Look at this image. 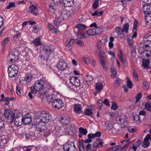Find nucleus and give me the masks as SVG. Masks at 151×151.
I'll list each match as a JSON object with an SVG mask.
<instances>
[{
    "instance_id": "412c9836",
    "label": "nucleus",
    "mask_w": 151,
    "mask_h": 151,
    "mask_svg": "<svg viewBox=\"0 0 151 151\" xmlns=\"http://www.w3.org/2000/svg\"><path fill=\"white\" fill-rule=\"evenodd\" d=\"M63 4L65 6L69 7L74 4L73 0H63Z\"/></svg>"
},
{
    "instance_id": "8fccbe9b",
    "label": "nucleus",
    "mask_w": 151,
    "mask_h": 151,
    "mask_svg": "<svg viewBox=\"0 0 151 151\" xmlns=\"http://www.w3.org/2000/svg\"><path fill=\"white\" fill-rule=\"evenodd\" d=\"M133 76L135 77V80L136 81H139L138 79V75H137V71L135 70H133Z\"/></svg>"
},
{
    "instance_id": "79ce46f5",
    "label": "nucleus",
    "mask_w": 151,
    "mask_h": 151,
    "mask_svg": "<svg viewBox=\"0 0 151 151\" xmlns=\"http://www.w3.org/2000/svg\"><path fill=\"white\" fill-rule=\"evenodd\" d=\"M90 27H95L96 28V30H100L101 31H102V29L101 28H98L97 25L95 23H94L91 24L90 26Z\"/></svg>"
},
{
    "instance_id": "c9c22d12",
    "label": "nucleus",
    "mask_w": 151,
    "mask_h": 151,
    "mask_svg": "<svg viewBox=\"0 0 151 151\" xmlns=\"http://www.w3.org/2000/svg\"><path fill=\"white\" fill-rule=\"evenodd\" d=\"M129 24L128 23L125 24L122 29L123 32L127 33L129 30Z\"/></svg>"
},
{
    "instance_id": "20e7f679",
    "label": "nucleus",
    "mask_w": 151,
    "mask_h": 151,
    "mask_svg": "<svg viewBox=\"0 0 151 151\" xmlns=\"http://www.w3.org/2000/svg\"><path fill=\"white\" fill-rule=\"evenodd\" d=\"M51 102H52V106L58 109L61 108L64 105L63 101L59 99H53Z\"/></svg>"
},
{
    "instance_id": "680f3d73",
    "label": "nucleus",
    "mask_w": 151,
    "mask_h": 151,
    "mask_svg": "<svg viewBox=\"0 0 151 151\" xmlns=\"http://www.w3.org/2000/svg\"><path fill=\"white\" fill-rule=\"evenodd\" d=\"M16 93L17 94L18 96H20L21 95V93H20V87L18 86H17L16 87Z\"/></svg>"
},
{
    "instance_id": "69168bd1",
    "label": "nucleus",
    "mask_w": 151,
    "mask_h": 151,
    "mask_svg": "<svg viewBox=\"0 0 151 151\" xmlns=\"http://www.w3.org/2000/svg\"><path fill=\"white\" fill-rule=\"evenodd\" d=\"M113 151H122L121 145L116 146L115 150Z\"/></svg>"
},
{
    "instance_id": "774afa93",
    "label": "nucleus",
    "mask_w": 151,
    "mask_h": 151,
    "mask_svg": "<svg viewBox=\"0 0 151 151\" xmlns=\"http://www.w3.org/2000/svg\"><path fill=\"white\" fill-rule=\"evenodd\" d=\"M20 37V34L18 33L17 35H14V39L15 40H17Z\"/></svg>"
},
{
    "instance_id": "a878e982",
    "label": "nucleus",
    "mask_w": 151,
    "mask_h": 151,
    "mask_svg": "<svg viewBox=\"0 0 151 151\" xmlns=\"http://www.w3.org/2000/svg\"><path fill=\"white\" fill-rule=\"evenodd\" d=\"M77 37L80 39H83L84 38H86L87 37V35L85 33L82 34L80 31H77L76 32H75Z\"/></svg>"
},
{
    "instance_id": "72a5a7b5",
    "label": "nucleus",
    "mask_w": 151,
    "mask_h": 151,
    "mask_svg": "<svg viewBox=\"0 0 151 151\" xmlns=\"http://www.w3.org/2000/svg\"><path fill=\"white\" fill-rule=\"evenodd\" d=\"M61 19L60 17L56 16L55 17V20L54 22V24L55 26H57L61 23Z\"/></svg>"
},
{
    "instance_id": "6e6552de",
    "label": "nucleus",
    "mask_w": 151,
    "mask_h": 151,
    "mask_svg": "<svg viewBox=\"0 0 151 151\" xmlns=\"http://www.w3.org/2000/svg\"><path fill=\"white\" fill-rule=\"evenodd\" d=\"M69 79L72 85L77 87L79 86L80 85V80L78 77L72 76Z\"/></svg>"
},
{
    "instance_id": "5fc2aeb1",
    "label": "nucleus",
    "mask_w": 151,
    "mask_h": 151,
    "mask_svg": "<svg viewBox=\"0 0 151 151\" xmlns=\"http://www.w3.org/2000/svg\"><path fill=\"white\" fill-rule=\"evenodd\" d=\"M149 84L147 82L145 81L143 83V88L144 90H147L149 88Z\"/></svg>"
},
{
    "instance_id": "e2e57ef3",
    "label": "nucleus",
    "mask_w": 151,
    "mask_h": 151,
    "mask_svg": "<svg viewBox=\"0 0 151 151\" xmlns=\"http://www.w3.org/2000/svg\"><path fill=\"white\" fill-rule=\"evenodd\" d=\"M150 135L149 134H147L144 138V141L145 142H148V141L150 138Z\"/></svg>"
},
{
    "instance_id": "58836bf2",
    "label": "nucleus",
    "mask_w": 151,
    "mask_h": 151,
    "mask_svg": "<svg viewBox=\"0 0 151 151\" xmlns=\"http://www.w3.org/2000/svg\"><path fill=\"white\" fill-rule=\"evenodd\" d=\"M9 41V38L8 37L4 39L1 43L3 47H5L6 45L8 44Z\"/></svg>"
},
{
    "instance_id": "37998d69",
    "label": "nucleus",
    "mask_w": 151,
    "mask_h": 151,
    "mask_svg": "<svg viewBox=\"0 0 151 151\" xmlns=\"http://www.w3.org/2000/svg\"><path fill=\"white\" fill-rule=\"evenodd\" d=\"M145 19L147 22L148 23H151V12L150 14H146Z\"/></svg>"
},
{
    "instance_id": "4c0bfd02",
    "label": "nucleus",
    "mask_w": 151,
    "mask_h": 151,
    "mask_svg": "<svg viewBox=\"0 0 151 151\" xmlns=\"http://www.w3.org/2000/svg\"><path fill=\"white\" fill-rule=\"evenodd\" d=\"M111 76L114 78L115 77L116 74V71L114 67H111Z\"/></svg>"
},
{
    "instance_id": "4be33fe9",
    "label": "nucleus",
    "mask_w": 151,
    "mask_h": 151,
    "mask_svg": "<svg viewBox=\"0 0 151 151\" xmlns=\"http://www.w3.org/2000/svg\"><path fill=\"white\" fill-rule=\"evenodd\" d=\"M137 21H134V27L133 29V34L132 37V38H135L137 35Z\"/></svg>"
},
{
    "instance_id": "dca6fc26",
    "label": "nucleus",
    "mask_w": 151,
    "mask_h": 151,
    "mask_svg": "<svg viewBox=\"0 0 151 151\" xmlns=\"http://www.w3.org/2000/svg\"><path fill=\"white\" fill-rule=\"evenodd\" d=\"M144 13L147 14L151 13V6L148 4H144L143 6Z\"/></svg>"
},
{
    "instance_id": "49530a36",
    "label": "nucleus",
    "mask_w": 151,
    "mask_h": 151,
    "mask_svg": "<svg viewBox=\"0 0 151 151\" xmlns=\"http://www.w3.org/2000/svg\"><path fill=\"white\" fill-rule=\"evenodd\" d=\"M115 32L117 33L118 35L123 32V31L121 28L118 27H116L115 28Z\"/></svg>"
},
{
    "instance_id": "4468645a",
    "label": "nucleus",
    "mask_w": 151,
    "mask_h": 151,
    "mask_svg": "<svg viewBox=\"0 0 151 151\" xmlns=\"http://www.w3.org/2000/svg\"><path fill=\"white\" fill-rule=\"evenodd\" d=\"M82 108L81 105L77 104L74 105L73 110L75 113L79 114L82 113Z\"/></svg>"
},
{
    "instance_id": "9d476101",
    "label": "nucleus",
    "mask_w": 151,
    "mask_h": 151,
    "mask_svg": "<svg viewBox=\"0 0 151 151\" xmlns=\"http://www.w3.org/2000/svg\"><path fill=\"white\" fill-rule=\"evenodd\" d=\"M4 115L5 117L7 119H13L15 115L14 113L12 112L9 109H6L4 111Z\"/></svg>"
},
{
    "instance_id": "052dcab7",
    "label": "nucleus",
    "mask_w": 151,
    "mask_h": 151,
    "mask_svg": "<svg viewBox=\"0 0 151 151\" xmlns=\"http://www.w3.org/2000/svg\"><path fill=\"white\" fill-rule=\"evenodd\" d=\"M99 61L101 64H103L105 62L104 60V57L103 55L99 56Z\"/></svg>"
},
{
    "instance_id": "aec40b11",
    "label": "nucleus",
    "mask_w": 151,
    "mask_h": 151,
    "mask_svg": "<svg viewBox=\"0 0 151 151\" xmlns=\"http://www.w3.org/2000/svg\"><path fill=\"white\" fill-rule=\"evenodd\" d=\"M53 51V48L52 49L51 47L49 46H45L43 49V52L48 56H49Z\"/></svg>"
},
{
    "instance_id": "6e6d98bb",
    "label": "nucleus",
    "mask_w": 151,
    "mask_h": 151,
    "mask_svg": "<svg viewBox=\"0 0 151 151\" xmlns=\"http://www.w3.org/2000/svg\"><path fill=\"white\" fill-rule=\"evenodd\" d=\"M142 96V94L140 93L138 94L136 96V103L138 102L139 101L140 99L141 98Z\"/></svg>"
},
{
    "instance_id": "c03bdc74",
    "label": "nucleus",
    "mask_w": 151,
    "mask_h": 151,
    "mask_svg": "<svg viewBox=\"0 0 151 151\" xmlns=\"http://www.w3.org/2000/svg\"><path fill=\"white\" fill-rule=\"evenodd\" d=\"M33 43L38 46L41 45L40 38L39 37L37 38L33 41Z\"/></svg>"
},
{
    "instance_id": "f704fd0d",
    "label": "nucleus",
    "mask_w": 151,
    "mask_h": 151,
    "mask_svg": "<svg viewBox=\"0 0 151 151\" xmlns=\"http://www.w3.org/2000/svg\"><path fill=\"white\" fill-rule=\"evenodd\" d=\"M79 133H81L84 135H86L87 133V130L86 129H84L83 127L80 128L79 129Z\"/></svg>"
},
{
    "instance_id": "ea45409f",
    "label": "nucleus",
    "mask_w": 151,
    "mask_h": 151,
    "mask_svg": "<svg viewBox=\"0 0 151 151\" xmlns=\"http://www.w3.org/2000/svg\"><path fill=\"white\" fill-rule=\"evenodd\" d=\"M103 11H101L100 12H98L97 11H96L94 13H93L91 14L92 16H101L103 13Z\"/></svg>"
},
{
    "instance_id": "c756f323",
    "label": "nucleus",
    "mask_w": 151,
    "mask_h": 151,
    "mask_svg": "<svg viewBox=\"0 0 151 151\" xmlns=\"http://www.w3.org/2000/svg\"><path fill=\"white\" fill-rule=\"evenodd\" d=\"M141 142V141L139 139L132 145V148L133 149L134 151H136L137 147L140 145Z\"/></svg>"
},
{
    "instance_id": "a18cd8bd",
    "label": "nucleus",
    "mask_w": 151,
    "mask_h": 151,
    "mask_svg": "<svg viewBox=\"0 0 151 151\" xmlns=\"http://www.w3.org/2000/svg\"><path fill=\"white\" fill-rule=\"evenodd\" d=\"M83 142L82 141H80L79 143V151H84L85 148L83 145Z\"/></svg>"
},
{
    "instance_id": "ddd939ff",
    "label": "nucleus",
    "mask_w": 151,
    "mask_h": 151,
    "mask_svg": "<svg viewBox=\"0 0 151 151\" xmlns=\"http://www.w3.org/2000/svg\"><path fill=\"white\" fill-rule=\"evenodd\" d=\"M63 149L64 151H76L77 150V149L74 144L73 146L69 144L65 145L63 146Z\"/></svg>"
},
{
    "instance_id": "7c9ffc66",
    "label": "nucleus",
    "mask_w": 151,
    "mask_h": 151,
    "mask_svg": "<svg viewBox=\"0 0 151 151\" xmlns=\"http://www.w3.org/2000/svg\"><path fill=\"white\" fill-rule=\"evenodd\" d=\"M32 76L31 75L27 74L25 76L24 81L27 83H29L32 80Z\"/></svg>"
},
{
    "instance_id": "09e8293b",
    "label": "nucleus",
    "mask_w": 151,
    "mask_h": 151,
    "mask_svg": "<svg viewBox=\"0 0 151 151\" xmlns=\"http://www.w3.org/2000/svg\"><path fill=\"white\" fill-rule=\"evenodd\" d=\"M142 146L145 148L147 147L150 145V142H148L144 141L142 144Z\"/></svg>"
},
{
    "instance_id": "a211bd4d",
    "label": "nucleus",
    "mask_w": 151,
    "mask_h": 151,
    "mask_svg": "<svg viewBox=\"0 0 151 151\" xmlns=\"http://www.w3.org/2000/svg\"><path fill=\"white\" fill-rule=\"evenodd\" d=\"M29 11L35 15H37L39 14L38 9L34 5L30 6Z\"/></svg>"
},
{
    "instance_id": "bf43d9fd",
    "label": "nucleus",
    "mask_w": 151,
    "mask_h": 151,
    "mask_svg": "<svg viewBox=\"0 0 151 151\" xmlns=\"http://www.w3.org/2000/svg\"><path fill=\"white\" fill-rule=\"evenodd\" d=\"M133 83L132 81L129 79H128L127 81V86L129 88H132L133 85Z\"/></svg>"
},
{
    "instance_id": "f3484780",
    "label": "nucleus",
    "mask_w": 151,
    "mask_h": 151,
    "mask_svg": "<svg viewBox=\"0 0 151 151\" xmlns=\"http://www.w3.org/2000/svg\"><path fill=\"white\" fill-rule=\"evenodd\" d=\"M31 117L29 115H25L23 117L22 123L24 124H29L31 122Z\"/></svg>"
},
{
    "instance_id": "9b49d317",
    "label": "nucleus",
    "mask_w": 151,
    "mask_h": 151,
    "mask_svg": "<svg viewBox=\"0 0 151 151\" xmlns=\"http://www.w3.org/2000/svg\"><path fill=\"white\" fill-rule=\"evenodd\" d=\"M74 42L75 40L73 39H70L68 42V41H65V45L66 50H70L73 47V45Z\"/></svg>"
},
{
    "instance_id": "f8f14e48",
    "label": "nucleus",
    "mask_w": 151,
    "mask_h": 151,
    "mask_svg": "<svg viewBox=\"0 0 151 151\" xmlns=\"http://www.w3.org/2000/svg\"><path fill=\"white\" fill-rule=\"evenodd\" d=\"M144 49L146 51H148L150 53L151 51V41L147 40L144 43Z\"/></svg>"
},
{
    "instance_id": "5701e85b",
    "label": "nucleus",
    "mask_w": 151,
    "mask_h": 151,
    "mask_svg": "<svg viewBox=\"0 0 151 151\" xmlns=\"http://www.w3.org/2000/svg\"><path fill=\"white\" fill-rule=\"evenodd\" d=\"M103 84L100 83H97L96 84L95 89L96 91L98 93L99 91L103 89Z\"/></svg>"
},
{
    "instance_id": "2f4dec72",
    "label": "nucleus",
    "mask_w": 151,
    "mask_h": 151,
    "mask_svg": "<svg viewBox=\"0 0 151 151\" xmlns=\"http://www.w3.org/2000/svg\"><path fill=\"white\" fill-rule=\"evenodd\" d=\"M83 114L85 115L92 116L93 114V112L91 109H86L85 110Z\"/></svg>"
},
{
    "instance_id": "cd10ccee",
    "label": "nucleus",
    "mask_w": 151,
    "mask_h": 151,
    "mask_svg": "<svg viewBox=\"0 0 151 151\" xmlns=\"http://www.w3.org/2000/svg\"><path fill=\"white\" fill-rule=\"evenodd\" d=\"M9 58L10 59L9 61L14 63L15 61L18 60V56L16 57L14 55L9 53Z\"/></svg>"
},
{
    "instance_id": "4d7b16f0",
    "label": "nucleus",
    "mask_w": 151,
    "mask_h": 151,
    "mask_svg": "<svg viewBox=\"0 0 151 151\" xmlns=\"http://www.w3.org/2000/svg\"><path fill=\"white\" fill-rule=\"evenodd\" d=\"M15 6V4L13 2H10L9 3L8 5L6 7V9H9L11 7H13Z\"/></svg>"
},
{
    "instance_id": "0e129e2a",
    "label": "nucleus",
    "mask_w": 151,
    "mask_h": 151,
    "mask_svg": "<svg viewBox=\"0 0 151 151\" xmlns=\"http://www.w3.org/2000/svg\"><path fill=\"white\" fill-rule=\"evenodd\" d=\"M103 102L101 100H99L98 101L97 104L100 109H101V108Z\"/></svg>"
},
{
    "instance_id": "1a4fd4ad",
    "label": "nucleus",
    "mask_w": 151,
    "mask_h": 151,
    "mask_svg": "<svg viewBox=\"0 0 151 151\" xmlns=\"http://www.w3.org/2000/svg\"><path fill=\"white\" fill-rule=\"evenodd\" d=\"M70 16V13L69 11L64 10L61 12L59 17L61 20H67Z\"/></svg>"
},
{
    "instance_id": "338daca9",
    "label": "nucleus",
    "mask_w": 151,
    "mask_h": 151,
    "mask_svg": "<svg viewBox=\"0 0 151 151\" xmlns=\"http://www.w3.org/2000/svg\"><path fill=\"white\" fill-rule=\"evenodd\" d=\"M131 54L132 55V56L133 57H135L136 55V50L135 49H133L131 50Z\"/></svg>"
},
{
    "instance_id": "b1692460",
    "label": "nucleus",
    "mask_w": 151,
    "mask_h": 151,
    "mask_svg": "<svg viewBox=\"0 0 151 151\" xmlns=\"http://www.w3.org/2000/svg\"><path fill=\"white\" fill-rule=\"evenodd\" d=\"M142 65L144 68L148 69L150 68L149 65L150 63L149 60L148 59H142Z\"/></svg>"
},
{
    "instance_id": "2eb2a0df",
    "label": "nucleus",
    "mask_w": 151,
    "mask_h": 151,
    "mask_svg": "<svg viewBox=\"0 0 151 151\" xmlns=\"http://www.w3.org/2000/svg\"><path fill=\"white\" fill-rule=\"evenodd\" d=\"M86 29V26L82 24H78L74 28V32L77 31H80V30H83Z\"/></svg>"
},
{
    "instance_id": "7ed1b4c3",
    "label": "nucleus",
    "mask_w": 151,
    "mask_h": 151,
    "mask_svg": "<svg viewBox=\"0 0 151 151\" xmlns=\"http://www.w3.org/2000/svg\"><path fill=\"white\" fill-rule=\"evenodd\" d=\"M23 117L22 114L21 113H18L16 116H14L11 121L14 122V123L16 126H19L22 124Z\"/></svg>"
},
{
    "instance_id": "393cba45",
    "label": "nucleus",
    "mask_w": 151,
    "mask_h": 151,
    "mask_svg": "<svg viewBox=\"0 0 151 151\" xmlns=\"http://www.w3.org/2000/svg\"><path fill=\"white\" fill-rule=\"evenodd\" d=\"M59 121L61 124L64 126L67 125L69 123V120L68 119L63 117H61L59 119Z\"/></svg>"
},
{
    "instance_id": "864d4df0",
    "label": "nucleus",
    "mask_w": 151,
    "mask_h": 151,
    "mask_svg": "<svg viewBox=\"0 0 151 151\" xmlns=\"http://www.w3.org/2000/svg\"><path fill=\"white\" fill-rule=\"evenodd\" d=\"M98 49L99 50V56L103 55L104 54V51L103 49L101 47H99L98 46L97 47Z\"/></svg>"
},
{
    "instance_id": "e433bc0d",
    "label": "nucleus",
    "mask_w": 151,
    "mask_h": 151,
    "mask_svg": "<svg viewBox=\"0 0 151 151\" xmlns=\"http://www.w3.org/2000/svg\"><path fill=\"white\" fill-rule=\"evenodd\" d=\"M86 80L87 85H88L87 82L92 81L93 80V78L91 75L88 74L86 75Z\"/></svg>"
},
{
    "instance_id": "c85d7f7f",
    "label": "nucleus",
    "mask_w": 151,
    "mask_h": 151,
    "mask_svg": "<svg viewBox=\"0 0 151 151\" xmlns=\"http://www.w3.org/2000/svg\"><path fill=\"white\" fill-rule=\"evenodd\" d=\"M140 117L139 115H134L133 117V120L134 121V122L136 124H139L140 123Z\"/></svg>"
},
{
    "instance_id": "13d9d810",
    "label": "nucleus",
    "mask_w": 151,
    "mask_h": 151,
    "mask_svg": "<svg viewBox=\"0 0 151 151\" xmlns=\"http://www.w3.org/2000/svg\"><path fill=\"white\" fill-rule=\"evenodd\" d=\"M97 143H98V147L99 146H100L101 147L104 144V143L102 142V139L101 138H99L97 139Z\"/></svg>"
},
{
    "instance_id": "423d86ee",
    "label": "nucleus",
    "mask_w": 151,
    "mask_h": 151,
    "mask_svg": "<svg viewBox=\"0 0 151 151\" xmlns=\"http://www.w3.org/2000/svg\"><path fill=\"white\" fill-rule=\"evenodd\" d=\"M36 128V129L40 132H44L47 129L46 123L41 120L37 124Z\"/></svg>"
},
{
    "instance_id": "bb28decb",
    "label": "nucleus",
    "mask_w": 151,
    "mask_h": 151,
    "mask_svg": "<svg viewBox=\"0 0 151 151\" xmlns=\"http://www.w3.org/2000/svg\"><path fill=\"white\" fill-rule=\"evenodd\" d=\"M139 54H141V55L142 57H145L149 58V56H150V52H148V51H146L144 49V50L141 52L140 51V50L139 51Z\"/></svg>"
},
{
    "instance_id": "39448f33",
    "label": "nucleus",
    "mask_w": 151,
    "mask_h": 151,
    "mask_svg": "<svg viewBox=\"0 0 151 151\" xmlns=\"http://www.w3.org/2000/svg\"><path fill=\"white\" fill-rule=\"evenodd\" d=\"M40 118L41 120L45 123H48L52 119V116L49 114L42 112L40 114Z\"/></svg>"
},
{
    "instance_id": "de8ad7c7",
    "label": "nucleus",
    "mask_w": 151,
    "mask_h": 151,
    "mask_svg": "<svg viewBox=\"0 0 151 151\" xmlns=\"http://www.w3.org/2000/svg\"><path fill=\"white\" fill-rule=\"evenodd\" d=\"M99 6V3L96 1H94L93 3L92 7L94 9H96Z\"/></svg>"
},
{
    "instance_id": "473e14b6",
    "label": "nucleus",
    "mask_w": 151,
    "mask_h": 151,
    "mask_svg": "<svg viewBox=\"0 0 151 151\" xmlns=\"http://www.w3.org/2000/svg\"><path fill=\"white\" fill-rule=\"evenodd\" d=\"M145 108L148 111L151 112V102H148L145 104Z\"/></svg>"
},
{
    "instance_id": "a19ab883",
    "label": "nucleus",
    "mask_w": 151,
    "mask_h": 151,
    "mask_svg": "<svg viewBox=\"0 0 151 151\" xmlns=\"http://www.w3.org/2000/svg\"><path fill=\"white\" fill-rule=\"evenodd\" d=\"M9 53L14 55L15 56H18L19 55V51L18 50L16 49H14L12 50L11 52Z\"/></svg>"
},
{
    "instance_id": "6ab92c4d",
    "label": "nucleus",
    "mask_w": 151,
    "mask_h": 151,
    "mask_svg": "<svg viewBox=\"0 0 151 151\" xmlns=\"http://www.w3.org/2000/svg\"><path fill=\"white\" fill-rule=\"evenodd\" d=\"M98 30H96L95 29H90L87 31V34L88 36H92L96 35V34L101 33V31L98 32Z\"/></svg>"
},
{
    "instance_id": "f257e3e1",
    "label": "nucleus",
    "mask_w": 151,
    "mask_h": 151,
    "mask_svg": "<svg viewBox=\"0 0 151 151\" xmlns=\"http://www.w3.org/2000/svg\"><path fill=\"white\" fill-rule=\"evenodd\" d=\"M45 85L44 81L43 80H38L35 83L34 86L30 87L31 92L36 93L37 92L42 90Z\"/></svg>"
},
{
    "instance_id": "0eeeda50",
    "label": "nucleus",
    "mask_w": 151,
    "mask_h": 151,
    "mask_svg": "<svg viewBox=\"0 0 151 151\" xmlns=\"http://www.w3.org/2000/svg\"><path fill=\"white\" fill-rule=\"evenodd\" d=\"M57 66L59 70L64 71L66 69L68 65L65 61L61 60L58 63Z\"/></svg>"
},
{
    "instance_id": "f03ea898",
    "label": "nucleus",
    "mask_w": 151,
    "mask_h": 151,
    "mask_svg": "<svg viewBox=\"0 0 151 151\" xmlns=\"http://www.w3.org/2000/svg\"><path fill=\"white\" fill-rule=\"evenodd\" d=\"M18 67L14 65L9 66L8 68V72L9 76L11 78L14 77L18 73Z\"/></svg>"
},
{
    "instance_id": "3c124183",
    "label": "nucleus",
    "mask_w": 151,
    "mask_h": 151,
    "mask_svg": "<svg viewBox=\"0 0 151 151\" xmlns=\"http://www.w3.org/2000/svg\"><path fill=\"white\" fill-rule=\"evenodd\" d=\"M117 108L118 106L116 102L114 101L112 102V106L111 107V109H112L115 110L117 109Z\"/></svg>"
},
{
    "instance_id": "603ef678",
    "label": "nucleus",
    "mask_w": 151,
    "mask_h": 151,
    "mask_svg": "<svg viewBox=\"0 0 151 151\" xmlns=\"http://www.w3.org/2000/svg\"><path fill=\"white\" fill-rule=\"evenodd\" d=\"M38 59L39 60L41 61V64H44L45 60L44 59V57L42 55H40L38 56Z\"/></svg>"
}]
</instances>
